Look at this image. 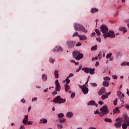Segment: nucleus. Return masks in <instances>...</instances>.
Listing matches in <instances>:
<instances>
[{"mask_svg": "<svg viewBox=\"0 0 129 129\" xmlns=\"http://www.w3.org/2000/svg\"><path fill=\"white\" fill-rule=\"evenodd\" d=\"M100 112L99 113V115L100 116H103V115H106L108 113V108H107V105H105L103 107H102L100 109Z\"/></svg>", "mask_w": 129, "mask_h": 129, "instance_id": "1", "label": "nucleus"}, {"mask_svg": "<svg viewBox=\"0 0 129 129\" xmlns=\"http://www.w3.org/2000/svg\"><path fill=\"white\" fill-rule=\"evenodd\" d=\"M54 103H58V104H61V103H64L66 102V99L61 98V96H56L53 100Z\"/></svg>", "mask_w": 129, "mask_h": 129, "instance_id": "2", "label": "nucleus"}, {"mask_svg": "<svg viewBox=\"0 0 129 129\" xmlns=\"http://www.w3.org/2000/svg\"><path fill=\"white\" fill-rule=\"evenodd\" d=\"M115 122L114 124L115 127L116 128H119L121 127V123H122V118H117L115 119Z\"/></svg>", "mask_w": 129, "mask_h": 129, "instance_id": "3", "label": "nucleus"}, {"mask_svg": "<svg viewBox=\"0 0 129 129\" xmlns=\"http://www.w3.org/2000/svg\"><path fill=\"white\" fill-rule=\"evenodd\" d=\"M100 29H101V31L102 32V34H103V37H105V35H106L107 34V33L108 32V28H107V27H106V26L104 25H102L101 27H100Z\"/></svg>", "mask_w": 129, "mask_h": 129, "instance_id": "4", "label": "nucleus"}, {"mask_svg": "<svg viewBox=\"0 0 129 129\" xmlns=\"http://www.w3.org/2000/svg\"><path fill=\"white\" fill-rule=\"evenodd\" d=\"M104 38V39H106L107 38H115V34H114V31L109 30L106 34H105Z\"/></svg>", "mask_w": 129, "mask_h": 129, "instance_id": "5", "label": "nucleus"}, {"mask_svg": "<svg viewBox=\"0 0 129 129\" xmlns=\"http://www.w3.org/2000/svg\"><path fill=\"white\" fill-rule=\"evenodd\" d=\"M79 86L80 88L82 89V91L84 94H87V93H88L89 90H88V88L86 87V85H84L83 86H82L81 85H79Z\"/></svg>", "mask_w": 129, "mask_h": 129, "instance_id": "6", "label": "nucleus"}, {"mask_svg": "<svg viewBox=\"0 0 129 129\" xmlns=\"http://www.w3.org/2000/svg\"><path fill=\"white\" fill-rule=\"evenodd\" d=\"M74 27L76 31H81V30L83 29V26H82V25L79 23H75Z\"/></svg>", "mask_w": 129, "mask_h": 129, "instance_id": "7", "label": "nucleus"}, {"mask_svg": "<svg viewBox=\"0 0 129 129\" xmlns=\"http://www.w3.org/2000/svg\"><path fill=\"white\" fill-rule=\"evenodd\" d=\"M75 44H76V42L72 40H68L67 41V45H68V47L70 49H71V48H73L74 46H75Z\"/></svg>", "mask_w": 129, "mask_h": 129, "instance_id": "8", "label": "nucleus"}, {"mask_svg": "<svg viewBox=\"0 0 129 129\" xmlns=\"http://www.w3.org/2000/svg\"><path fill=\"white\" fill-rule=\"evenodd\" d=\"M111 94V92H109L108 93L105 92V94H103L101 96V99L102 100H105L106 98H108V96Z\"/></svg>", "mask_w": 129, "mask_h": 129, "instance_id": "9", "label": "nucleus"}, {"mask_svg": "<svg viewBox=\"0 0 129 129\" xmlns=\"http://www.w3.org/2000/svg\"><path fill=\"white\" fill-rule=\"evenodd\" d=\"M55 84L56 85L55 90H56V91H60V89H61V86H60V83H59L58 80H56L55 81Z\"/></svg>", "mask_w": 129, "mask_h": 129, "instance_id": "10", "label": "nucleus"}, {"mask_svg": "<svg viewBox=\"0 0 129 129\" xmlns=\"http://www.w3.org/2000/svg\"><path fill=\"white\" fill-rule=\"evenodd\" d=\"M57 51L58 52H62V51H63V48L60 46H57L53 49V52H57Z\"/></svg>", "mask_w": 129, "mask_h": 129, "instance_id": "11", "label": "nucleus"}, {"mask_svg": "<svg viewBox=\"0 0 129 129\" xmlns=\"http://www.w3.org/2000/svg\"><path fill=\"white\" fill-rule=\"evenodd\" d=\"M105 92H105V88L102 87L98 92V94H99V95H102L103 94H104Z\"/></svg>", "mask_w": 129, "mask_h": 129, "instance_id": "12", "label": "nucleus"}, {"mask_svg": "<svg viewBox=\"0 0 129 129\" xmlns=\"http://www.w3.org/2000/svg\"><path fill=\"white\" fill-rule=\"evenodd\" d=\"M29 118V116H28V115H25V117L23 120V123L24 124H27V122H28V120Z\"/></svg>", "mask_w": 129, "mask_h": 129, "instance_id": "13", "label": "nucleus"}, {"mask_svg": "<svg viewBox=\"0 0 129 129\" xmlns=\"http://www.w3.org/2000/svg\"><path fill=\"white\" fill-rule=\"evenodd\" d=\"M88 105H95L96 107H97L98 104H96L94 101H91L88 103Z\"/></svg>", "mask_w": 129, "mask_h": 129, "instance_id": "14", "label": "nucleus"}, {"mask_svg": "<svg viewBox=\"0 0 129 129\" xmlns=\"http://www.w3.org/2000/svg\"><path fill=\"white\" fill-rule=\"evenodd\" d=\"M80 53V52L79 51H74L73 52V56L74 58H75V59H76V58L77 57L78 55H79Z\"/></svg>", "mask_w": 129, "mask_h": 129, "instance_id": "15", "label": "nucleus"}, {"mask_svg": "<svg viewBox=\"0 0 129 129\" xmlns=\"http://www.w3.org/2000/svg\"><path fill=\"white\" fill-rule=\"evenodd\" d=\"M82 70L85 72V73H89V72L90 71V68H84L82 69Z\"/></svg>", "mask_w": 129, "mask_h": 129, "instance_id": "16", "label": "nucleus"}, {"mask_svg": "<svg viewBox=\"0 0 129 129\" xmlns=\"http://www.w3.org/2000/svg\"><path fill=\"white\" fill-rule=\"evenodd\" d=\"M83 58V54L80 53L78 54V56H77V58H76V60H80V59H82Z\"/></svg>", "mask_w": 129, "mask_h": 129, "instance_id": "17", "label": "nucleus"}, {"mask_svg": "<svg viewBox=\"0 0 129 129\" xmlns=\"http://www.w3.org/2000/svg\"><path fill=\"white\" fill-rule=\"evenodd\" d=\"M113 112L114 114L119 113V112H120V111L119 110V108L116 107L115 109H114L113 110Z\"/></svg>", "mask_w": 129, "mask_h": 129, "instance_id": "18", "label": "nucleus"}, {"mask_svg": "<svg viewBox=\"0 0 129 129\" xmlns=\"http://www.w3.org/2000/svg\"><path fill=\"white\" fill-rule=\"evenodd\" d=\"M119 31H121V32H123V33H126L127 32V30H126V28L125 27H120L119 28Z\"/></svg>", "mask_w": 129, "mask_h": 129, "instance_id": "19", "label": "nucleus"}, {"mask_svg": "<svg viewBox=\"0 0 129 129\" xmlns=\"http://www.w3.org/2000/svg\"><path fill=\"white\" fill-rule=\"evenodd\" d=\"M103 86H105V87H107L109 86V82L107 81H104L103 82Z\"/></svg>", "mask_w": 129, "mask_h": 129, "instance_id": "20", "label": "nucleus"}, {"mask_svg": "<svg viewBox=\"0 0 129 129\" xmlns=\"http://www.w3.org/2000/svg\"><path fill=\"white\" fill-rule=\"evenodd\" d=\"M54 74L55 78H59V73H58V71L57 70H55L54 71Z\"/></svg>", "mask_w": 129, "mask_h": 129, "instance_id": "21", "label": "nucleus"}, {"mask_svg": "<svg viewBox=\"0 0 129 129\" xmlns=\"http://www.w3.org/2000/svg\"><path fill=\"white\" fill-rule=\"evenodd\" d=\"M79 38H80V40H86V39H87V37H86V36L85 35H80L79 36Z\"/></svg>", "mask_w": 129, "mask_h": 129, "instance_id": "22", "label": "nucleus"}, {"mask_svg": "<svg viewBox=\"0 0 129 129\" xmlns=\"http://www.w3.org/2000/svg\"><path fill=\"white\" fill-rule=\"evenodd\" d=\"M47 122H48V121L45 118L40 119V121L39 122L40 123H47Z\"/></svg>", "mask_w": 129, "mask_h": 129, "instance_id": "23", "label": "nucleus"}, {"mask_svg": "<svg viewBox=\"0 0 129 129\" xmlns=\"http://www.w3.org/2000/svg\"><path fill=\"white\" fill-rule=\"evenodd\" d=\"M67 117H72L73 116V113L71 112H68L66 114Z\"/></svg>", "mask_w": 129, "mask_h": 129, "instance_id": "24", "label": "nucleus"}, {"mask_svg": "<svg viewBox=\"0 0 129 129\" xmlns=\"http://www.w3.org/2000/svg\"><path fill=\"white\" fill-rule=\"evenodd\" d=\"M42 78L43 81H46L47 79H48V77H47V75L43 74L42 76Z\"/></svg>", "mask_w": 129, "mask_h": 129, "instance_id": "25", "label": "nucleus"}, {"mask_svg": "<svg viewBox=\"0 0 129 129\" xmlns=\"http://www.w3.org/2000/svg\"><path fill=\"white\" fill-rule=\"evenodd\" d=\"M90 74L93 75L95 73V69H91L90 68V71H89Z\"/></svg>", "mask_w": 129, "mask_h": 129, "instance_id": "26", "label": "nucleus"}, {"mask_svg": "<svg viewBox=\"0 0 129 129\" xmlns=\"http://www.w3.org/2000/svg\"><path fill=\"white\" fill-rule=\"evenodd\" d=\"M97 12H98V9L96 8H92L91 10V13H92V14H94V13H97Z\"/></svg>", "mask_w": 129, "mask_h": 129, "instance_id": "27", "label": "nucleus"}, {"mask_svg": "<svg viewBox=\"0 0 129 129\" xmlns=\"http://www.w3.org/2000/svg\"><path fill=\"white\" fill-rule=\"evenodd\" d=\"M64 87H65L66 92H68V90H69V89H70V86H69V85H68L67 84H65Z\"/></svg>", "mask_w": 129, "mask_h": 129, "instance_id": "28", "label": "nucleus"}, {"mask_svg": "<svg viewBox=\"0 0 129 129\" xmlns=\"http://www.w3.org/2000/svg\"><path fill=\"white\" fill-rule=\"evenodd\" d=\"M121 66H129V62H123L121 63Z\"/></svg>", "mask_w": 129, "mask_h": 129, "instance_id": "29", "label": "nucleus"}, {"mask_svg": "<svg viewBox=\"0 0 129 129\" xmlns=\"http://www.w3.org/2000/svg\"><path fill=\"white\" fill-rule=\"evenodd\" d=\"M104 121H106V122H112L111 119L108 118H105Z\"/></svg>", "mask_w": 129, "mask_h": 129, "instance_id": "30", "label": "nucleus"}, {"mask_svg": "<svg viewBox=\"0 0 129 129\" xmlns=\"http://www.w3.org/2000/svg\"><path fill=\"white\" fill-rule=\"evenodd\" d=\"M57 116L59 119H60V118H62V117H64V114L62 113H60L57 114Z\"/></svg>", "mask_w": 129, "mask_h": 129, "instance_id": "31", "label": "nucleus"}, {"mask_svg": "<svg viewBox=\"0 0 129 129\" xmlns=\"http://www.w3.org/2000/svg\"><path fill=\"white\" fill-rule=\"evenodd\" d=\"M122 128L123 129H126V128H127V124H126V123H123L122 124Z\"/></svg>", "mask_w": 129, "mask_h": 129, "instance_id": "32", "label": "nucleus"}, {"mask_svg": "<svg viewBox=\"0 0 129 129\" xmlns=\"http://www.w3.org/2000/svg\"><path fill=\"white\" fill-rule=\"evenodd\" d=\"M97 49V45H94L91 47L92 51H95V50Z\"/></svg>", "mask_w": 129, "mask_h": 129, "instance_id": "33", "label": "nucleus"}, {"mask_svg": "<svg viewBox=\"0 0 129 129\" xmlns=\"http://www.w3.org/2000/svg\"><path fill=\"white\" fill-rule=\"evenodd\" d=\"M103 79L105 81H110V78H109V77H104Z\"/></svg>", "mask_w": 129, "mask_h": 129, "instance_id": "34", "label": "nucleus"}, {"mask_svg": "<svg viewBox=\"0 0 129 129\" xmlns=\"http://www.w3.org/2000/svg\"><path fill=\"white\" fill-rule=\"evenodd\" d=\"M59 122H61L62 123L65 122V121H66V119L65 118H60L59 119Z\"/></svg>", "mask_w": 129, "mask_h": 129, "instance_id": "35", "label": "nucleus"}, {"mask_svg": "<svg viewBox=\"0 0 129 129\" xmlns=\"http://www.w3.org/2000/svg\"><path fill=\"white\" fill-rule=\"evenodd\" d=\"M112 55V54L111 53H109L107 54L106 56V59H109V58H110L111 57Z\"/></svg>", "mask_w": 129, "mask_h": 129, "instance_id": "36", "label": "nucleus"}, {"mask_svg": "<svg viewBox=\"0 0 129 129\" xmlns=\"http://www.w3.org/2000/svg\"><path fill=\"white\" fill-rule=\"evenodd\" d=\"M80 35H79V34H78V32H75L74 34H73V37H79V36H80Z\"/></svg>", "mask_w": 129, "mask_h": 129, "instance_id": "37", "label": "nucleus"}, {"mask_svg": "<svg viewBox=\"0 0 129 129\" xmlns=\"http://www.w3.org/2000/svg\"><path fill=\"white\" fill-rule=\"evenodd\" d=\"M66 82L67 85H69L70 83V80H69V78L68 77L66 79Z\"/></svg>", "mask_w": 129, "mask_h": 129, "instance_id": "38", "label": "nucleus"}, {"mask_svg": "<svg viewBox=\"0 0 129 129\" xmlns=\"http://www.w3.org/2000/svg\"><path fill=\"white\" fill-rule=\"evenodd\" d=\"M95 32H96L97 35H98V36H100L101 33H100V31H99V30L98 29H95Z\"/></svg>", "mask_w": 129, "mask_h": 129, "instance_id": "39", "label": "nucleus"}, {"mask_svg": "<svg viewBox=\"0 0 129 129\" xmlns=\"http://www.w3.org/2000/svg\"><path fill=\"white\" fill-rule=\"evenodd\" d=\"M81 31L84 32V33H87V32H88L87 29H85L84 26H83V28H82V30H81Z\"/></svg>", "mask_w": 129, "mask_h": 129, "instance_id": "40", "label": "nucleus"}, {"mask_svg": "<svg viewBox=\"0 0 129 129\" xmlns=\"http://www.w3.org/2000/svg\"><path fill=\"white\" fill-rule=\"evenodd\" d=\"M58 128H63V125H62V124H60V123H57V124Z\"/></svg>", "mask_w": 129, "mask_h": 129, "instance_id": "41", "label": "nucleus"}, {"mask_svg": "<svg viewBox=\"0 0 129 129\" xmlns=\"http://www.w3.org/2000/svg\"><path fill=\"white\" fill-rule=\"evenodd\" d=\"M125 123L127 124V126H129V117L126 118V120H125Z\"/></svg>", "mask_w": 129, "mask_h": 129, "instance_id": "42", "label": "nucleus"}, {"mask_svg": "<svg viewBox=\"0 0 129 129\" xmlns=\"http://www.w3.org/2000/svg\"><path fill=\"white\" fill-rule=\"evenodd\" d=\"M90 85L93 86V87H96V86H97V84L95 83H92L90 84Z\"/></svg>", "mask_w": 129, "mask_h": 129, "instance_id": "43", "label": "nucleus"}, {"mask_svg": "<svg viewBox=\"0 0 129 129\" xmlns=\"http://www.w3.org/2000/svg\"><path fill=\"white\" fill-rule=\"evenodd\" d=\"M49 62H50V63H54V62H55V59L50 58H49Z\"/></svg>", "mask_w": 129, "mask_h": 129, "instance_id": "44", "label": "nucleus"}, {"mask_svg": "<svg viewBox=\"0 0 129 129\" xmlns=\"http://www.w3.org/2000/svg\"><path fill=\"white\" fill-rule=\"evenodd\" d=\"M71 98H74V97H75V93H72L71 95Z\"/></svg>", "mask_w": 129, "mask_h": 129, "instance_id": "45", "label": "nucleus"}, {"mask_svg": "<svg viewBox=\"0 0 129 129\" xmlns=\"http://www.w3.org/2000/svg\"><path fill=\"white\" fill-rule=\"evenodd\" d=\"M114 105H116L117 104V99H115V100L113 102Z\"/></svg>", "mask_w": 129, "mask_h": 129, "instance_id": "46", "label": "nucleus"}, {"mask_svg": "<svg viewBox=\"0 0 129 129\" xmlns=\"http://www.w3.org/2000/svg\"><path fill=\"white\" fill-rule=\"evenodd\" d=\"M94 114H98L99 113V111L98 110V109H97L96 111H94Z\"/></svg>", "mask_w": 129, "mask_h": 129, "instance_id": "47", "label": "nucleus"}, {"mask_svg": "<svg viewBox=\"0 0 129 129\" xmlns=\"http://www.w3.org/2000/svg\"><path fill=\"white\" fill-rule=\"evenodd\" d=\"M121 95V92L118 91L117 92V96L119 97Z\"/></svg>", "mask_w": 129, "mask_h": 129, "instance_id": "48", "label": "nucleus"}, {"mask_svg": "<svg viewBox=\"0 0 129 129\" xmlns=\"http://www.w3.org/2000/svg\"><path fill=\"white\" fill-rule=\"evenodd\" d=\"M96 40L99 42V43H100L101 42V38L98 37L96 38Z\"/></svg>", "mask_w": 129, "mask_h": 129, "instance_id": "49", "label": "nucleus"}, {"mask_svg": "<svg viewBox=\"0 0 129 129\" xmlns=\"http://www.w3.org/2000/svg\"><path fill=\"white\" fill-rule=\"evenodd\" d=\"M73 76H74V74L71 73L70 74L69 76L68 77V78H70V77H73Z\"/></svg>", "mask_w": 129, "mask_h": 129, "instance_id": "50", "label": "nucleus"}, {"mask_svg": "<svg viewBox=\"0 0 129 129\" xmlns=\"http://www.w3.org/2000/svg\"><path fill=\"white\" fill-rule=\"evenodd\" d=\"M113 79H117V76L116 75H114L112 76Z\"/></svg>", "mask_w": 129, "mask_h": 129, "instance_id": "51", "label": "nucleus"}, {"mask_svg": "<svg viewBox=\"0 0 129 129\" xmlns=\"http://www.w3.org/2000/svg\"><path fill=\"white\" fill-rule=\"evenodd\" d=\"M99 104H100V105H102V104H103V102L101 101H99L98 102Z\"/></svg>", "mask_w": 129, "mask_h": 129, "instance_id": "52", "label": "nucleus"}, {"mask_svg": "<svg viewBox=\"0 0 129 129\" xmlns=\"http://www.w3.org/2000/svg\"><path fill=\"white\" fill-rule=\"evenodd\" d=\"M21 102H22L23 103H26V100H25V99H22L21 100Z\"/></svg>", "mask_w": 129, "mask_h": 129, "instance_id": "53", "label": "nucleus"}, {"mask_svg": "<svg viewBox=\"0 0 129 129\" xmlns=\"http://www.w3.org/2000/svg\"><path fill=\"white\" fill-rule=\"evenodd\" d=\"M76 46L77 47H79V46H81V43L79 42V43H77Z\"/></svg>", "mask_w": 129, "mask_h": 129, "instance_id": "54", "label": "nucleus"}, {"mask_svg": "<svg viewBox=\"0 0 129 129\" xmlns=\"http://www.w3.org/2000/svg\"><path fill=\"white\" fill-rule=\"evenodd\" d=\"M125 108L126 109H129V105L128 104L125 105Z\"/></svg>", "mask_w": 129, "mask_h": 129, "instance_id": "55", "label": "nucleus"}, {"mask_svg": "<svg viewBox=\"0 0 129 129\" xmlns=\"http://www.w3.org/2000/svg\"><path fill=\"white\" fill-rule=\"evenodd\" d=\"M20 129H25V126L23 125H22L20 126Z\"/></svg>", "mask_w": 129, "mask_h": 129, "instance_id": "56", "label": "nucleus"}, {"mask_svg": "<svg viewBox=\"0 0 129 129\" xmlns=\"http://www.w3.org/2000/svg\"><path fill=\"white\" fill-rule=\"evenodd\" d=\"M37 100V97L32 98V101H36Z\"/></svg>", "mask_w": 129, "mask_h": 129, "instance_id": "57", "label": "nucleus"}, {"mask_svg": "<svg viewBox=\"0 0 129 129\" xmlns=\"http://www.w3.org/2000/svg\"><path fill=\"white\" fill-rule=\"evenodd\" d=\"M27 124H33V123L32 122V121H29L27 122Z\"/></svg>", "mask_w": 129, "mask_h": 129, "instance_id": "58", "label": "nucleus"}, {"mask_svg": "<svg viewBox=\"0 0 129 129\" xmlns=\"http://www.w3.org/2000/svg\"><path fill=\"white\" fill-rule=\"evenodd\" d=\"M97 59H98V57H93L92 60H97Z\"/></svg>", "mask_w": 129, "mask_h": 129, "instance_id": "59", "label": "nucleus"}, {"mask_svg": "<svg viewBox=\"0 0 129 129\" xmlns=\"http://www.w3.org/2000/svg\"><path fill=\"white\" fill-rule=\"evenodd\" d=\"M52 94L55 95V94H57V91H54L52 93Z\"/></svg>", "mask_w": 129, "mask_h": 129, "instance_id": "60", "label": "nucleus"}, {"mask_svg": "<svg viewBox=\"0 0 129 129\" xmlns=\"http://www.w3.org/2000/svg\"><path fill=\"white\" fill-rule=\"evenodd\" d=\"M99 65V62L98 61H97L95 64V66H98Z\"/></svg>", "mask_w": 129, "mask_h": 129, "instance_id": "61", "label": "nucleus"}, {"mask_svg": "<svg viewBox=\"0 0 129 129\" xmlns=\"http://www.w3.org/2000/svg\"><path fill=\"white\" fill-rule=\"evenodd\" d=\"M88 129H96V128L94 127H89Z\"/></svg>", "mask_w": 129, "mask_h": 129, "instance_id": "62", "label": "nucleus"}, {"mask_svg": "<svg viewBox=\"0 0 129 129\" xmlns=\"http://www.w3.org/2000/svg\"><path fill=\"white\" fill-rule=\"evenodd\" d=\"M126 90H127L126 93L129 96V90H128V89H127Z\"/></svg>", "mask_w": 129, "mask_h": 129, "instance_id": "63", "label": "nucleus"}, {"mask_svg": "<svg viewBox=\"0 0 129 129\" xmlns=\"http://www.w3.org/2000/svg\"><path fill=\"white\" fill-rule=\"evenodd\" d=\"M44 92H48V88L47 89H45L44 90Z\"/></svg>", "mask_w": 129, "mask_h": 129, "instance_id": "64", "label": "nucleus"}]
</instances>
